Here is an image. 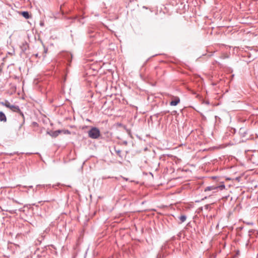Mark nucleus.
Returning a JSON list of instances; mask_svg holds the SVG:
<instances>
[{"label": "nucleus", "instance_id": "1", "mask_svg": "<svg viewBox=\"0 0 258 258\" xmlns=\"http://www.w3.org/2000/svg\"><path fill=\"white\" fill-rule=\"evenodd\" d=\"M1 104L9 108L10 110L14 112L19 113L20 115L22 116L23 119V121L20 126V128H21L23 124L25 123V117L23 113L20 110L19 107L17 105H11L8 100H5L4 102H1Z\"/></svg>", "mask_w": 258, "mask_h": 258}, {"label": "nucleus", "instance_id": "2", "mask_svg": "<svg viewBox=\"0 0 258 258\" xmlns=\"http://www.w3.org/2000/svg\"><path fill=\"white\" fill-rule=\"evenodd\" d=\"M88 136L93 139H98L100 136V131L96 127H91L88 131Z\"/></svg>", "mask_w": 258, "mask_h": 258}, {"label": "nucleus", "instance_id": "3", "mask_svg": "<svg viewBox=\"0 0 258 258\" xmlns=\"http://www.w3.org/2000/svg\"><path fill=\"white\" fill-rule=\"evenodd\" d=\"M225 187V186L224 183H221L219 185H213L211 186H209L206 187L204 191L205 192L209 191H213V192H216L218 191L219 190H222L224 189Z\"/></svg>", "mask_w": 258, "mask_h": 258}, {"label": "nucleus", "instance_id": "4", "mask_svg": "<svg viewBox=\"0 0 258 258\" xmlns=\"http://www.w3.org/2000/svg\"><path fill=\"white\" fill-rule=\"evenodd\" d=\"M110 151L112 155H116L121 158H122V151L118 147L113 146L110 147Z\"/></svg>", "mask_w": 258, "mask_h": 258}, {"label": "nucleus", "instance_id": "5", "mask_svg": "<svg viewBox=\"0 0 258 258\" xmlns=\"http://www.w3.org/2000/svg\"><path fill=\"white\" fill-rule=\"evenodd\" d=\"M28 48L29 45L26 41L23 42L20 45V48L22 52H25Z\"/></svg>", "mask_w": 258, "mask_h": 258}, {"label": "nucleus", "instance_id": "6", "mask_svg": "<svg viewBox=\"0 0 258 258\" xmlns=\"http://www.w3.org/2000/svg\"><path fill=\"white\" fill-rule=\"evenodd\" d=\"M61 132V130H57L55 131H49L47 132V133L53 138H55L58 136V135Z\"/></svg>", "mask_w": 258, "mask_h": 258}, {"label": "nucleus", "instance_id": "7", "mask_svg": "<svg viewBox=\"0 0 258 258\" xmlns=\"http://www.w3.org/2000/svg\"><path fill=\"white\" fill-rule=\"evenodd\" d=\"M173 100L170 102L171 106H176L180 102V98L178 97H173Z\"/></svg>", "mask_w": 258, "mask_h": 258}, {"label": "nucleus", "instance_id": "8", "mask_svg": "<svg viewBox=\"0 0 258 258\" xmlns=\"http://www.w3.org/2000/svg\"><path fill=\"white\" fill-rule=\"evenodd\" d=\"M247 131L245 128L241 127L239 131V134L240 135L241 137L244 138L246 137L247 135Z\"/></svg>", "mask_w": 258, "mask_h": 258}, {"label": "nucleus", "instance_id": "9", "mask_svg": "<svg viewBox=\"0 0 258 258\" xmlns=\"http://www.w3.org/2000/svg\"><path fill=\"white\" fill-rule=\"evenodd\" d=\"M0 121L3 122L7 121V117L4 113L2 111H0Z\"/></svg>", "mask_w": 258, "mask_h": 258}, {"label": "nucleus", "instance_id": "10", "mask_svg": "<svg viewBox=\"0 0 258 258\" xmlns=\"http://www.w3.org/2000/svg\"><path fill=\"white\" fill-rule=\"evenodd\" d=\"M171 4L172 6H176L179 4H183V2L182 0H172Z\"/></svg>", "mask_w": 258, "mask_h": 258}, {"label": "nucleus", "instance_id": "11", "mask_svg": "<svg viewBox=\"0 0 258 258\" xmlns=\"http://www.w3.org/2000/svg\"><path fill=\"white\" fill-rule=\"evenodd\" d=\"M22 15L26 19H29L30 16L27 11H24L21 13Z\"/></svg>", "mask_w": 258, "mask_h": 258}, {"label": "nucleus", "instance_id": "12", "mask_svg": "<svg viewBox=\"0 0 258 258\" xmlns=\"http://www.w3.org/2000/svg\"><path fill=\"white\" fill-rule=\"evenodd\" d=\"M179 219L180 221V223H183L186 220V216L185 215H181L179 217Z\"/></svg>", "mask_w": 258, "mask_h": 258}, {"label": "nucleus", "instance_id": "13", "mask_svg": "<svg viewBox=\"0 0 258 258\" xmlns=\"http://www.w3.org/2000/svg\"><path fill=\"white\" fill-rule=\"evenodd\" d=\"M210 206L209 205H206L205 206H204V208L206 210H208L209 208H210Z\"/></svg>", "mask_w": 258, "mask_h": 258}, {"label": "nucleus", "instance_id": "14", "mask_svg": "<svg viewBox=\"0 0 258 258\" xmlns=\"http://www.w3.org/2000/svg\"><path fill=\"white\" fill-rule=\"evenodd\" d=\"M33 123L34 124V125H37V123L36 122H33Z\"/></svg>", "mask_w": 258, "mask_h": 258}, {"label": "nucleus", "instance_id": "15", "mask_svg": "<svg viewBox=\"0 0 258 258\" xmlns=\"http://www.w3.org/2000/svg\"><path fill=\"white\" fill-rule=\"evenodd\" d=\"M61 8H62V5H61L60 7V10H61Z\"/></svg>", "mask_w": 258, "mask_h": 258}, {"label": "nucleus", "instance_id": "16", "mask_svg": "<svg viewBox=\"0 0 258 258\" xmlns=\"http://www.w3.org/2000/svg\"><path fill=\"white\" fill-rule=\"evenodd\" d=\"M29 188H32L33 186L32 185L29 186Z\"/></svg>", "mask_w": 258, "mask_h": 258}, {"label": "nucleus", "instance_id": "17", "mask_svg": "<svg viewBox=\"0 0 258 258\" xmlns=\"http://www.w3.org/2000/svg\"><path fill=\"white\" fill-rule=\"evenodd\" d=\"M35 56H36V57H37L38 56V54H36Z\"/></svg>", "mask_w": 258, "mask_h": 258}, {"label": "nucleus", "instance_id": "18", "mask_svg": "<svg viewBox=\"0 0 258 258\" xmlns=\"http://www.w3.org/2000/svg\"><path fill=\"white\" fill-rule=\"evenodd\" d=\"M81 16H82V19L83 18L82 16H83V14L82 13L81 14Z\"/></svg>", "mask_w": 258, "mask_h": 258}]
</instances>
